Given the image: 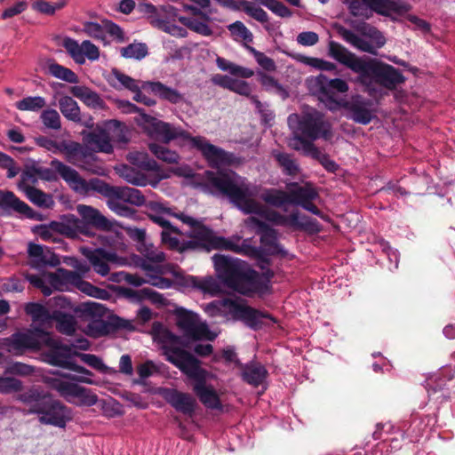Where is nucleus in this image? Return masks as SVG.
Wrapping results in <instances>:
<instances>
[{"instance_id":"58836bf2","label":"nucleus","mask_w":455,"mask_h":455,"mask_svg":"<svg viewBox=\"0 0 455 455\" xmlns=\"http://www.w3.org/2000/svg\"><path fill=\"white\" fill-rule=\"evenodd\" d=\"M261 199L271 206L282 208L284 204H290V191L276 188L266 189L261 195Z\"/></svg>"},{"instance_id":"6e6552de","label":"nucleus","mask_w":455,"mask_h":455,"mask_svg":"<svg viewBox=\"0 0 455 455\" xmlns=\"http://www.w3.org/2000/svg\"><path fill=\"white\" fill-rule=\"evenodd\" d=\"M51 332L41 326L26 331H16L5 339L4 345L8 352L20 355L27 351H38L44 345H52Z\"/></svg>"},{"instance_id":"393cba45","label":"nucleus","mask_w":455,"mask_h":455,"mask_svg":"<svg viewBox=\"0 0 455 455\" xmlns=\"http://www.w3.org/2000/svg\"><path fill=\"white\" fill-rule=\"evenodd\" d=\"M84 140L99 152L109 154L113 151V146L109 133L102 128L97 127L92 132H83Z\"/></svg>"},{"instance_id":"1a4fd4ad","label":"nucleus","mask_w":455,"mask_h":455,"mask_svg":"<svg viewBox=\"0 0 455 455\" xmlns=\"http://www.w3.org/2000/svg\"><path fill=\"white\" fill-rule=\"evenodd\" d=\"M51 167H53L68 187L75 192L81 195H87L90 191H95L104 196L107 182L98 178H92L89 181L84 180L77 171L66 165L58 159L51 161Z\"/></svg>"},{"instance_id":"49530a36","label":"nucleus","mask_w":455,"mask_h":455,"mask_svg":"<svg viewBox=\"0 0 455 455\" xmlns=\"http://www.w3.org/2000/svg\"><path fill=\"white\" fill-rule=\"evenodd\" d=\"M179 21L190 30L202 36H209L212 34V30L204 21L184 16L179 17Z\"/></svg>"},{"instance_id":"aec40b11","label":"nucleus","mask_w":455,"mask_h":455,"mask_svg":"<svg viewBox=\"0 0 455 455\" xmlns=\"http://www.w3.org/2000/svg\"><path fill=\"white\" fill-rule=\"evenodd\" d=\"M315 83L321 95V100H323L324 98L331 103H336V92L345 93L349 90V86L345 80L340 78L329 79L323 74L315 77Z\"/></svg>"},{"instance_id":"b1692460","label":"nucleus","mask_w":455,"mask_h":455,"mask_svg":"<svg viewBox=\"0 0 455 455\" xmlns=\"http://www.w3.org/2000/svg\"><path fill=\"white\" fill-rule=\"evenodd\" d=\"M77 212L82 218L81 221L84 223V230H85L86 225L103 231H109L113 227L112 222L108 219L102 215L98 209L92 206L79 204Z\"/></svg>"},{"instance_id":"2eb2a0df","label":"nucleus","mask_w":455,"mask_h":455,"mask_svg":"<svg viewBox=\"0 0 455 455\" xmlns=\"http://www.w3.org/2000/svg\"><path fill=\"white\" fill-rule=\"evenodd\" d=\"M177 325L181 329L188 337L198 340L207 337L209 332L206 324L196 323V315L183 307H178L175 310Z\"/></svg>"},{"instance_id":"ddd939ff","label":"nucleus","mask_w":455,"mask_h":455,"mask_svg":"<svg viewBox=\"0 0 455 455\" xmlns=\"http://www.w3.org/2000/svg\"><path fill=\"white\" fill-rule=\"evenodd\" d=\"M51 386L68 403H75L74 398L79 399L78 405L92 406L98 402V396L91 389L79 386L78 384L52 379Z\"/></svg>"},{"instance_id":"5fc2aeb1","label":"nucleus","mask_w":455,"mask_h":455,"mask_svg":"<svg viewBox=\"0 0 455 455\" xmlns=\"http://www.w3.org/2000/svg\"><path fill=\"white\" fill-rule=\"evenodd\" d=\"M124 292L128 297L134 298L137 300H141L144 299H149L153 302H161L163 300V296L159 292L149 288H144L140 291L125 289Z\"/></svg>"},{"instance_id":"c756f323","label":"nucleus","mask_w":455,"mask_h":455,"mask_svg":"<svg viewBox=\"0 0 455 455\" xmlns=\"http://www.w3.org/2000/svg\"><path fill=\"white\" fill-rule=\"evenodd\" d=\"M26 315L30 316L33 323L40 325L51 324L54 315V310L50 311V308L44 306L39 302H28L24 306Z\"/></svg>"},{"instance_id":"de8ad7c7","label":"nucleus","mask_w":455,"mask_h":455,"mask_svg":"<svg viewBox=\"0 0 455 455\" xmlns=\"http://www.w3.org/2000/svg\"><path fill=\"white\" fill-rule=\"evenodd\" d=\"M45 105V99L41 96L25 97L16 103L17 108L21 111H38Z\"/></svg>"},{"instance_id":"f257e3e1","label":"nucleus","mask_w":455,"mask_h":455,"mask_svg":"<svg viewBox=\"0 0 455 455\" xmlns=\"http://www.w3.org/2000/svg\"><path fill=\"white\" fill-rule=\"evenodd\" d=\"M207 180L219 194L227 196L244 214H256L275 226H290L309 234H317L322 230L317 220L307 215L300 216L298 211L286 216L266 208L252 198L249 185L243 182L237 184L229 173L208 172Z\"/></svg>"},{"instance_id":"cd10ccee","label":"nucleus","mask_w":455,"mask_h":455,"mask_svg":"<svg viewBox=\"0 0 455 455\" xmlns=\"http://www.w3.org/2000/svg\"><path fill=\"white\" fill-rule=\"evenodd\" d=\"M188 140H190L192 146L199 150L208 161L220 162L224 160V156L226 155L225 151L222 148L211 144L204 137H192L190 135V138Z\"/></svg>"},{"instance_id":"20e7f679","label":"nucleus","mask_w":455,"mask_h":455,"mask_svg":"<svg viewBox=\"0 0 455 455\" xmlns=\"http://www.w3.org/2000/svg\"><path fill=\"white\" fill-rule=\"evenodd\" d=\"M212 259L219 279L228 288L249 298L270 292L273 271L268 269L267 278H263L242 259L219 253L214 254Z\"/></svg>"},{"instance_id":"2f4dec72","label":"nucleus","mask_w":455,"mask_h":455,"mask_svg":"<svg viewBox=\"0 0 455 455\" xmlns=\"http://www.w3.org/2000/svg\"><path fill=\"white\" fill-rule=\"evenodd\" d=\"M58 149L65 154L66 160L74 165H78L80 162L88 156L87 148L76 141H62L58 146Z\"/></svg>"},{"instance_id":"f704fd0d","label":"nucleus","mask_w":455,"mask_h":455,"mask_svg":"<svg viewBox=\"0 0 455 455\" xmlns=\"http://www.w3.org/2000/svg\"><path fill=\"white\" fill-rule=\"evenodd\" d=\"M108 84L116 90L127 89L131 92L138 90V82L117 68H112L107 77Z\"/></svg>"},{"instance_id":"dca6fc26","label":"nucleus","mask_w":455,"mask_h":455,"mask_svg":"<svg viewBox=\"0 0 455 455\" xmlns=\"http://www.w3.org/2000/svg\"><path fill=\"white\" fill-rule=\"evenodd\" d=\"M62 45L77 64H84L85 57L90 60H96L100 57L99 48L89 40H85L79 44L76 40L66 37L63 40Z\"/></svg>"},{"instance_id":"f3484780","label":"nucleus","mask_w":455,"mask_h":455,"mask_svg":"<svg viewBox=\"0 0 455 455\" xmlns=\"http://www.w3.org/2000/svg\"><path fill=\"white\" fill-rule=\"evenodd\" d=\"M162 395L164 400L177 411L189 417L195 414L196 401L190 394L175 388H165Z\"/></svg>"},{"instance_id":"7c9ffc66","label":"nucleus","mask_w":455,"mask_h":455,"mask_svg":"<svg viewBox=\"0 0 455 455\" xmlns=\"http://www.w3.org/2000/svg\"><path fill=\"white\" fill-rule=\"evenodd\" d=\"M73 96L81 100L87 107L94 109H105L106 103L100 96L86 86L75 85L70 87Z\"/></svg>"},{"instance_id":"c9c22d12","label":"nucleus","mask_w":455,"mask_h":455,"mask_svg":"<svg viewBox=\"0 0 455 455\" xmlns=\"http://www.w3.org/2000/svg\"><path fill=\"white\" fill-rule=\"evenodd\" d=\"M52 321L56 322L57 331L64 335L72 336L76 331L77 322L69 313L56 309Z\"/></svg>"},{"instance_id":"a211bd4d","label":"nucleus","mask_w":455,"mask_h":455,"mask_svg":"<svg viewBox=\"0 0 455 455\" xmlns=\"http://www.w3.org/2000/svg\"><path fill=\"white\" fill-rule=\"evenodd\" d=\"M82 254L89 260L94 271L102 276H106L109 273V266L108 262H115L116 254L102 248L90 249L82 248Z\"/></svg>"},{"instance_id":"72a5a7b5","label":"nucleus","mask_w":455,"mask_h":455,"mask_svg":"<svg viewBox=\"0 0 455 455\" xmlns=\"http://www.w3.org/2000/svg\"><path fill=\"white\" fill-rule=\"evenodd\" d=\"M268 372L260 363H251L243 366L242 379L244 382L255 387L261 385L267 379Z\"/></svg>"},{"instance_id":"3c124183","label":"nucleus","mask_w":455,"mask_h":455,"mask_svg":"<svg viewBox=\"0 0 455 455\" xmlns=\"http://www.w3.org/2000/svg\"><path fill=\"white\" fill-rule=\"evenodd\" d=\"M275 157L285 174L290 176H296L298 174L299 171V165L291 155L287 153H278Z\"/></svg>"},{"instance_id":"6ab92c4d","label":"nucleus","mask_w":455,"mask_h":455,"mask_svg":"<svg viewBox=\"0 0 455 455\" xmlns=\"http://www.w3.org/2000/svg\"><path fill=\"white\" fill-rule=\"evenodd\" d=\"M371 106L372 101L371 100L357 95L345 104V108L350 113V118L354 122L367 125L374 117L371 110Z\"/></svg>"},{"instance_id":"09e8293b","label":"nucleus","mask_w":455,"mask_h":455,"mask_svg":"<svg viewBox=\"0 0 455 455\" xmlns=\"http://www.w3.org/2000/svg\"><path fill=\"white\" fill-rule=\"evenodd\" d=\"M120 52L122 57L125 59L141 60L148 54V47L143 43H133L121 48Z\"/></svg>"},{"instance_id":"0eeeda50","label":"nucleus","mask_w":455,"mask_h":455,"mask_svg":"<svg viewBox=\"0 0 455 455\" xmlns=\"http://www.w3.org/2000/svg\"><path fill=\"white\" fill-rule=\"evenodd\" d=\"M189 240L181 241L179 252L204 251L210 252L212 250H225L234 252H241L242 248L232 241L216 235L208 227H199V229L191 230L187 234Z\"/></svg>"},{"instance_id":"4c0bfd02","label":"nucleus","mask_w":455,"mask_h":455,"mask_svg":"<svg viewBox=\"0 0 455 455\" xmlns=\"http://www.w3.org/2000/svg\"><path fill=\"white\" fill-rule=\"evenodd\" d=\"M61 114L69 121L81 123V111L77 102L70 96H63L59 100Z\"/></svg>"},{"instance_id":"ea45409f","label":"nucleus","mask_w":455,"mask_h":455,"mask_svg":"<svg viewBox=\"0 0 455 455\" xmlns=\"http://www.w3.org/2000/svg\"><path fill=\"white\" fill-rule=\"evenodd\" d=\"M150 24L154 28L173 36L186 37L188 35V32L184 28L172 24L166 19H162L161 17H152Z\"/></svg>"},{"instance_id":"4d7b16f0","label":"nucleus","mask_w":455,"mask_h":455,"mask_svg":"<svg viewBox=\"0 0 455 455\" xmlns=\"http://www.w3.org/2000/svg\"><path fill=\"white\" fill-rule=\"evenodd\" d=\"M74 355L78 356L84 363L100 372L106 373L108 371V367L105 365L102 360L95 355L83 354L79 352H75Z\"/></svg>"},{"instance_id":"e2e57ef3","label":"nucleus","mask_w":455,"mask_h":455,"mask_svg":"<svg viewBox=\"0 0 455 455\" xmlns=\"http://www.w3.org/2000/svg\"><path fill=\"white\" fill-rule=\"evenodd\" d=\"M47 306L50 308V311L59 309L66 312L73 309V305L70 299L63 295H58L50 299L47 301Z\"/></svg>"},{"instance_id":"37998d69","label":"nucleus","mask_w":455,"mask_h":455,"mask_svg":"<svg viewBox=\"0 0 455 455\" xmlns=\"http://www.w3.org/2000/svg\"><path fill=\"white\" fill-rule=\"evenodd\" d=\"M49 73L59 79H61L65 82L70 84H77L78 76L77 75L72 71L71 69L59 64L56 62L50 63L48 65Z\"/></svg>"},{"instance_id":"864d4df0","label":"nucleus","mask_w":455,"mask_h":455,"mask_svg":"<svg viewBox=\"0 0 455 455\" xmlns=\"http://www.w3.org/2000/svg\"><path fill=\"white\" fill-rule=\"evenodd\" d=\"M66 4V0H60L55 4H51L45 0H37L33 3L32 7L43 14L53 15L56 11L62 9Z\"/></svg>"},{"instance_id":"bb28decb","label":"nucleus","mask_w":455,"mask_h":455,"mask_svg":"<svg viewBox=\"0 0 455 455\" xmlns=\"http://www.w3.org/2000/svg\"><path fill=\"white\" fill-rule=\"evenodd\" d=\"M289 186L294 188L290 189V204L302 207L309 201H315L319 197L318 191L310 183L299 186L297 182H291Z\"/></svg>"},{"instance_id":"680f3d73","label":"nucleus","mask_w":455,"mask_h":455,"mask_svg":"<svg viewBox=\"0 0 455 455\" xmlns=\"http://www.w3.org/2000/svg\"><path fill=\"white\" fill-rule=\"evenodd\" d=\"M22 389V382L13 377L0 376V393L10 394Z\"/></svg>"},{"instance_id":"5701e85b","label":"nucleus","mask_w":455,"mask_h":455,"mask_svg":"<svg viewBox=\"0 0 455 455\" xmlns=\"http://www.w3.org/2000/svg\"><path fill=\"white\" fill-rule=\"evenodd\" d=\"M0 209L4 212L12 210L30 220H39V214L28 204L17 197L12 191L0 190Z\"/></svg>"},{"instance_id":"79ce46f5","label":"nucleus","mask_w":455,"mask_h":455,"mask_svg":"<svg viewBox=\"0 0 455 455\" xmlns=\"http://www.w3.org/2000/svg\"><path fill=\"white\" fill-rule=\"evenodd\" d=\"M50 278L52 285L77 283L81 282V276L77 272L63 267H59L56 273L51 274Z\"/></svg>"},{"instance_id":"c03bdc74","label":"nucleus","mask_w":455,"mask_h":455,"mask_svg":"<svg viewBox=\"0 0 455 455\" xmlns=\"http://www.w3.org/2000/svg\"><path fill=\"white\" fill-rule=\"evenodd\" d=\"M88 334L93 338H100L112 333V317L108 321L96 319L87 325Z\"/></svg>"},{"instance_id":"f8f14e48","label":"nucleus","mask_w":455,"mask_h":455,"mask_svg":"<svg viewBox=\"0 0 455 455\" xmlns=\"http://www.w3.org/2000/svg\"><path fill=\"white\" fill-rule=\"evenodd\" d=\"M140 122L151 135L160 138L164 143H169L177 138L185 140L190 138V134L180 127H176L145 113L140 114Z\"/></svg>"},{"instance_id":"c85d7f7f","label":"nucleus","mask_w":455,"mask_h":455,"mask_svg":"<svg viewBox=\"0 0 455 455\" xmlns=\"http://www.w3.org/2000/svg\"><path fill=\"white\" fill-rule=\"evenodd\" d=\"M142 89L149 90L161 100H166L172 104H179L183 101V95L180 92L161 82H145L142 84Z\"/></svg>"},{"instance_id":"f03ea898","label":"nucleus","mask_w":455,"mask_h":455,"mask_svg":"<svg viewBox=\"0 0 455 455\" xmlns=\"http://www.w3.org/2000/svg\"><path fill=\"white\" fill-rule=\"evenodd\" d=\"M153 331L162 345L166 361L176 366L189 379L193 380V391L200 402L212 410H220L222 404L215 389L207 386L208 371L201 367V361L184 349V339L164 327L154 323Z\"/></svg>"},{"instance_id":"603ef678","label":"nucleus","mask_w":455,"mask_h":455,"mask_svg":"<svg viewBox=\"0 0 455 455\" xmlns=\"http://www.w3.org/2000/svg\"><path fill=\"white\" fill-rule=\"evenodd\" d=\"M120 201V199H108L109 209L121 217L134 219L137 213L136 210L126 205L124 201Z\"/></svg>"},{"instance_id":"9b49d317","label":"nucleus","mask_w":455,"mask_h":455,"mask_svg":"<svg viewBox=\"0 0 455 455\" xmlns=\"http://www.w3.org/2000/svg\"><path fill=\"white\" fill-rule=\"evenodd\" d=\"M298 129L300 133L295 136H303L311 140L319 138L330 140L332 138L330 123L324 121L318 112L305 114L299 121Z\"/></svg>"},{"instance_id":"e433bc0d","label":"nucleus","mask_w":455,"mask_h":455,"mask_svg":"<svg viewBox=\"0 0 455 455\" xmlns=\"http://www.w3.org/2000/svg\"><path fill=\"white\" fill-rule=\"evenodd\" d=\"M23 191L28 199L40 208L52 209L54 206L55 203L51 194L28 185L24 187Z\"/></svg>"},{"instance_id":"69168bd1","label":"nucleus","mask_w":455,"mask_h":455,"mask_svg":"<svg viewBox=\"0 0 455 455\" xmlns=\"http://www.w3.org/2000/svg\"><path fill=\"white\" fill-rule=\"evenodd\" d=\"M84 32L97 40L105 38L103 22L99 24L97 22L87 21L84 24Z\"/></svg>"},{"instance_id":"7ed1b4c3","label":"nucleus","mask_w":455,"mask_h":455,"mask_svg":"<svg viewBox=\"0 0 455 455\" xmlns=\"http://www.w3.org/2000/svg\"><path fill=\"white\" fill-rule=\"evenodd\" d=\"M328 51L331 58L357 75L355 81L370 97L375 98L379 93L378 85L394 91L406 80L394 66L376 58L357 56L335 41L329 43Z\"/></svg>"},{"instance_id":"423d86ee","label":"nucleus","mask_w":455,"mask_h":455,"mask_svg":"<svg viewBox=\"0 0 455 455\" xmlns=\"http://www.w3.org/2000/svg\"><path fill=\"white\" fill-rule=\"evenodd\" d=\"M350 25L359 35L338 23L334 24L333 28L346 43L363 52L378 56L379 49L387 43L384 34L365 21L351 20Z\"/></svg>"},{"instance_id":"a878e982","label":"nucleus","mask_w":455,"mask_h":455,"mask_svg":"<svg viewBox=\"0 0 455 455\" xmlns=\"http://www.w3.org/2000/svg\"><path fill=\"white\" fill-rule=\"evenodd\" d=\"M362 2L371 11L385 17L390 16V12L401 14L409 10L408 4L395 0H362Z\"/></svg>"},{"instance_id":"9d476101","label":"nucleus","mask_w":455,"mask_h":455,"mask_svg":"<svg viewBox=\"0 0 455 455\" xmlns=\"http://www.w3.org/2000/svg\"><path fill=\"white\" fill-rule=\"evenodd\" d=\"M221 304L228 307L229 314L235 320L242 321L253 331H259L266 325L263 319H268L274 323H277V319L268 312L241 304L235 299L226 298L222 300Z\"/></svg>"},{"instance_id":"6e6d98bb","label":"nucleus","mask_w":455,"mask_h":455,"mask_svg":"<svg viewBox=\"0 0 455 455\" xmlns=\"http://www.w3.org/2000/svg\"><path fill=\"white\" fill-rule=\"evenodd\" d=\"M40 118L44 125L49 129L60 130L61 128L60 116L55 109L44 110Z\"/></svg>"},{"instance_id":"338daca9","label":"nucleus","mask_w":455,"mask_h":455,"mask_svg":"<svg viewBox=\"0 0 455 455\" xmlns=\"http://www.w3.org/2000/svg\"><path fill=\"white\" fill-rule=\"evenodd\" d=\"M228 30L234 34L239 36L243 40L246 42H252V33L246 28L242 21H235L228 26Z\"/></svg>"},{"instance_id":"a19ab883","label":"nucleus","mask_w":455,"mask_h":455,"mask_svg":"<svg viewBox=\"0 0 455 455\" xmlns=\"http://www.w3.org/2000/svg\"><path fill=\"white\" fill-rule=\"evenodd\" d=\"M148 149L157 159L167 164H178L180 158L176 151L169 149L164 145L150 143Z\"/></svg>"},{"instance_id":"052dcab7","label":"nucleus","mask_w":455,"mask_h":455,"mask_svg":"<svg viewBox=\"0 0 455 455\" xmlns=\"http://www.w3.org/2000/svg\"><path fill=\"white\" fill-rule=\"evenodd\" d=\"M45 248L40 244L29 243L28 245V254L30 258V266L33 268H40L42 258L44 254Z\"/></svg>"},{"instance_id":"473e14b6","label":"nucleus","mask_w":455,"mask_h":455,"mask_svg":"<svg viewBox=\"0 0 455 455\" xmlns=\"http://www.w3.org/2000/svg\"><path fill=\"white\" fill-rule=\"evenodd\" d=\"M51 228L55 233L64 235L69 238H75L78 233L88 234L86 230H84V223L74 215H70L68 223L52 221Z\"/></svg>"},{"instance_id":"4468645a","label":"nucleus","mask_w":455,"mask_h":455,"mask_svg":"<svg viewBox=\"0 0 455 455\" xmlns=\"http://www.w3.org/2000/svg\"><path fill=\"white\" fill-rule=\"evenodd\" d=\"M76 344H59L52 339V345H44L51 349L45 354L46 362L53 366H59L63 369H69L72 363L71 348L76 347L81 350L89 348V341L85 338H79L76 340Z\"/></svg>"},{"instance_id":"0e129e2a","label":"nucleus","mask_w":455,"mask_h":455,"mask_svg":"<svg viewBox=\"0 0 455 455\" xmlns=\"http://www.w3.org/2000/svg\"><path fill=\"white\" fill-rule=\"evenodd\" d=\"M302 61L318 70L333 71L336 69V65L334 63L319 58L303 57Z\"/></svg>"},{"instance_id":"8fccbe9b","label":"nucleus","mask_w":455,"mask_h":455,"mask_svg":"<svg viewBox=\"0 0 455 455\" xmlns=\"http://www.w3.org/2000/svg\"><path fill=\"white\" fill-rule=\"evenodd\" d=\"M193 280L194 285L203 291L204 293L218 295L221 292V287L220 283L212 276H208L203 279L193 277Z\"/></svg>"},{"instance_id":"bf43d9fd","label":"nucleus","mask_w":455,"mask_h":455,"mask_svg":"<svg viewBox=\"0 0 455 455\" xmlns=\"http://www.w3.org/2000/svg\"><path fill=\"white\" fill-rule=\"evenodd\" d=\"M445 386L446 383L443 379H441L440 382H433L430 380L427 387L429 397L435 401L445 399L447 397L446 393H448Z\"/></svg>"},{"instance_id":"39448f33","label":"nucleus","mask_w":455,"mask_h":455,"mask_svg":"<svg viewBox=\"0 0 455 455\" xmlns=\"http://www.w3.org/2000/svg\"><path fill=\"white\" fill-rule=\"evenodd\" d=\"M18 400L28 406V413L39 415L41 424L64 428L73 419L70 408L40 387L24 391Z\"/></svg>"},{"instance_id":"774afa93","label":"nucleus","mask_w":455,"mask_h":455,"mask_svg":"<svg viewBox=\"0 0 455 455\" xmlns=\"http://www.w3.org/2000/svg\"><path fill=\"white\" fill-rule=\"evenodd\" d=\"M104 34L108 33L115 37L118 42L124 41V34L121 27L111 20H104Z\"/></svg>"},{"instance_id":"4be33fe9","label":"nucleus","mask_w":455,"mask_h":455,"mask_svg":"<svg viewBox=\"0 0 455 455\" xmlns=\"http://www.w3.org/2000/svg\"><path fill=\"white\" fill-rule=\"evenodd\" d=\"M220 6L233 12H244L248 16L260 23L268 21L267 13L247 0H214Z\"/></svg>"},{"instance_id":"13d9d810","label":"nucleus","mask_w":455,"mask_h":455,"mask_svg":"<svg viewBox=\"0 0 455 455\" xmlns=\"http://www.w3.org/2000/svg\"><path fill=\"white\" fill-rule=\"evenodd\" d=\"M261 5L281 18H290L292 15V12L279 0H264Z\"/></svg>"},{"instance_id":"a18cd8bd","label":"nucleus","mask_w":455,"mask_h":455,"mask_svg":"<svg viewBox=\"0 0 455 455\" xmlns=\"http://www.w3.org/2000/svg\"><path fill=\"white\" fill-rule=\"evenodd\" d=\"M119 173L124 180L134 186L145 187L148 184V178L145 174L128 165H123Z\"/></svg>"},{"instance_id":"412c9836","label":"nucleus","mask_w":455,"mask_h":455,"mask_svg":"<svg viewBox=\"0 0 455 455\" xmlns=\"http://www.w3.org/2000/svg\"><path fill=\"white\" fill-rule=\"evenodd\" d=\"M104 191L103 196L108 199H120L135 206H142L146 203L142 192L134 188L112 186L107 183Z\"/></svg>"}]
</instances>
